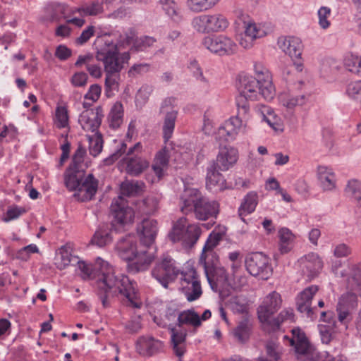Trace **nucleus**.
Here are the masks:
<instances>
[{
    "label": "nucleus",
    "instance_id": "1",
    "mask_svg": "<svg viewBox=\"0 0 361 361\" xmlns=\"http://www.w3.org/2000/svg\"><path fill=\"white\" fill-rule=\"evenodd\" d=\"M76 264L83 279H96L98 295L104 307H110L114 298L118 296L125 299L124 302L128 307H142V301L137 291L136 283L126 276L116 275L114 268L108 262L97 257L93 270L83 262Z\"/></svg>",
    "mask_w": 361,
    "mask_h": 361
},
{
    "label": "nucleus",
    "instance_id": "2",
    "mask_svg": "<svg viewBox=\"0 0 361 361\" xmlns=\"http://www.w3.org/2000/svg\"><path fill=\"white\" fill-rule=\"evenodd\" d=\"M85 147L79 145L73 157L72 164L65 175V183L70 190L76 191L75 196L82 202L91 200L97 192L98 180L92 173L85 175L87 165L84 163Z\"/></svg>",
    "mask_w": 361,
    "mask_h": 361
},
{
    "label": "nucleus",
    "instance_id": "3",
    "mask_svg": "<svg viewBox=\"0 0 361 361\" xmlns=\"http://www.w3.org/2000/svg\"><path fill=\"white\" fill-rule=\"evenodd\" d=\"M115 249L121 258L132 262L130 269L135 272L147 269L154 259L153 253L147 251L140 243L137 245L135 237L131 235L120 239Z\"/></svg>",
    "mask_w": 361,
    "mask_h": 361
},
{
    "label": "nucleus",
    "instance_id": "4",
    "mask_svg": "<svg viewBox=\"0 0 361 361\" xmlns=\"http://www.w3.org/2000/svg\"><path fill=\"white\" fill-rule=\"evenodd\" d=\"M226 228L224 226L215 228L209 234L202 252L200 256V263L202 265L205 275L209 284L214 281V274H224V279H227L225 274V269L219 266V258L214 252V248L217 246L219 242L225 235Z\"/></svg>",
    "mask_w": 361,
    "mask_h": 361
},
{
    "label": "nucleus",
    "instance_id": "5",
    "mask_svg": "<svg viewBox=\"0 0 361 361\" xmlns=\"http://www.w3.org/2000/svg\"><path fill=\"white\" fill-rule=\"evenodd\" d=\"M116 39V42L105 39L97 52V59L103 63L105 73H120L130 59L128 52L119 53L121 48H125L124 42L118 37Z\"/></svg>",
    "mask_w": 361,
    "mask_h": 361
},
{
    "label": "nucleus",
    "instance_id": "6",
    "mask_svg": "<svg viewBox=\"0 0 361 361\" xmlns=\"http://www.w3.org/2000/svg\"><path fill=\"white\" fill-rule=\"evenodd\" d=\"M238 90L240 94L236 98V105L239 114L246 116L250 109L248 100L255 101L262 96L261 84L251 75H240Z\"/></svg>",
    "mask_w": 361,
    "mask_h": 361
},
{
    "label": "nucleus",
    "instance_id": "7",
    "mask_svg": "<svg viewBox=\"0 0 361 361\" xmlns=\"http://www.w3.org/2000/svg\"><path fill=\"white\" fill-rule=\"evenodd\" d=\"M201 229L197 224H189L185 217L178 219L173 224L169 238L173 242H180L185 247H192L198 240Z\"/></svg>",
    "mask_w": 361,
    "mask_h": 361
},
{
    "label": "nucleus",
    "instance_id": "8",
    "mask_svg": "<svg viewBox=\"0 0 361 361\" xmlns=\"http://www.w3.org/2000/svg\"><path fill=\"white\" fill-rule=\"evenodd\" d=\"M249 118L250 113L246 116L240 114L238 108L237 115L226 121L214 133V139L219 145L235 140L240 133H245Z\"/></svg>",
    "mask_w": 361,
    "mask_h": 361
},
{
    "label": "nucleus",
    "instance_id": "9",
    "mask_svg": "<svg viewBox=\"0 0 361 361\" xmlns=\"http://www.w3.org/2000/svg\"><path fill=\"white\" fill-rule=\"evenodd\" d=\"M291 337L284 336L283 338L288 341L290 345L294 346L297 357L302 361H317L319 353L310 343L304 332L299 328H295L291 330Z\"/></svg>",
    "mask_w": 361,
    "mask_h": 361
},
{
    "label": "nucleus",
    "instance_id": "10",
    "mask_svg": "<svg viewBox=\"0 0 361 361\" xmlns=\"http://www.w3.org/2000/svg\"><path fill=\"white\" fill-rule=\"evenodd\" d=\"M191 25L197 32L205 34L226 30L229 26V21L224 15L214 13L195 17Z\"/></svg>",
    "mask_w": 361,
    "mask_h": 361
},
{
    "label": "nucleus",
    "instance_id": "11",
    "mask_svg": "<svg viewBox=\"0 0 361 361\" xmlns=\"http://www.w3.org/2000/svg\"><path fill=\"white\" fill-rule=\"evenodd\" d=\"M203 46L212 53L220 56H228L238 52L237 43L230 37L225 35L208 36L204 38Z\"/></svg>",
    "mask_w": 361,
    "mask_h": 361
},
{
    "label": "nucleus",
    "instance_id": "12",
    "mask_svg": "<svg viewBox=\"0 0 361 361\" xmlns=\"http://www.w3.org/2000/svg\"><path fill=\"white\" fill-rule=\"evenodd\" d=\"M176 99L173 97L164 99L159 107V114L162 115V134L165 142H168L172 137L176 121L178 117V111L175 108Z\"/></svg>",
    "mask_w": 361,
    "mask_h": 361
},
{
    "label": "nucleus",
    "instance_id": "13",
    "mask_svg": "<svg viewBox=\"0 0 361 361\" xmlns=\"http://www.w3.org/2000/svg\"><path fill=\"white\" fill-rule=\"evenodd\" d=\"M179 273L176 262L168 255H164L152 271V276L164 288H167Z\"/></svg>",
    "mask_w": 361,
    "mask_h": 361
},
{
    "label": "nucleus",
    "instance_id": "14",
    "mask_svg": "<svg viewBox=\"0 0 361 361\" xmlns=\"http://www.w3.org/2000/svg\"><path fill=\"white\" fill-rule=\"evenodd\" d=\"M245 264L247 271L253 276L266 280L271 274L269 259L262 252H256L247 255Z\"/></svg>",
    "mask_w": 361,
    "mask_h": 361
},
{
    "label": "nucleus",
    "instance_id": "15",
    "mask_svg": "<svg viewBox=\"0 0 361 361\" xmlns=\"http://www.w3.org/2000/svg\"><path fill=\"white\" fill-rule=\"evenodd\" d=\"M281 77L289 87H296L298 90H302L307 78L302 61H293V63L284 65L281 69Z\"/></svg>",
    "mask_w": 361,
    "mask_h": 361
},
{
    "label": "nucleus",
    "instance_id": "16",
    "mask_svg": "<svg viewBox=\"0 0 361 361\" xmlns=\"http://www.w3.org/2000/svg\"><path fill=\"white\" fill-rule=\"evenodd\" d=\"M180 286L186 299L190 301L197 300L202 294L199 277L194 269L182 273Z\"/></svg>",
    "mask_w": 361,
    "mask_h": 361
},
{
    "label": "nucleus",
    "instance_id": "17",
    "mask_svg": "<svg viewBox=\"0 0 361 361\" xmlns=\"http://www.w3.org/2000/svg\"><path fill=\"white\" fill-rule=\"evenodd\" d=\"M158 231V223L155 219H145L137 226L140 243L149 252L152 249Z\"/></svg>",
    "mask_w": 361,
    "mask_h": 361
},
{
    "label": "nucleus",
    "instance_id": "18",
    "mask_svg": "<svg viewBox=\"0 0 361 361\" xmlns=\"http://www.w3.org/2000/svg\"><path fill=\"white\" fill-rule=\"evenodd\" d=\"M142 150V145L140 142H137L129 149L127 157L123 159L127 173L132 176H138L149 166V162L145 159L137 156Z\"/></svg>",
    "mask_w": 361,
    "mask_h": 361
},
{
    "label": "nucleus",
    "instance_id": "19",
    "mask_svg": "<svg viewBox=\"0 0 361 361\" xmlns=\"http://www.w3.org/2000/svg\"><path fill=\"white\" fill-rule=\"evenodd\" d=\"M255 79L261 84L262 97L267 101L273 99L276 95V90L272 82V77L269 70L262 63L255 62L254 64Z\"/></svg>",
    "mask_w": 361,
    "mask_h": 361
},
{
    "label": "nucleus",
    "instance_id": "20",
    "mask_svg": "<svg viewBox=\"0 0 361 361\" xmlns=\"http://www.w3.org/2000/svg\"><path fill=\"white\" fill-rule=\"evenodd\" d=\"M282 304L281 295L273 291L263 300L257 310L258 317L262 324H269L271 316L277 312Z\"/></svg>",
    "mask_w": 361,
    "mask_h": 361
},
{
    "label": "nucleus",
    "instance_id": "21",
    "mask_svg": "<svg viewBox=\"0 0 361 361\" xmlns=\"http://www.w3.org/2000/svg\"><path fill=\"white\" fill-rule=\"evenodd\" d=\"M300 270L306 280L315 278L323 268V262L314 252H310L300 258L298 261Z\"/></svg>",
    "mask_w": 361,
    "mask_h": 361
},
{
    "label": "nucleus",
    "instance_id": "22",
    "mask_svg": "<svg viewBox=\"0 0 361 361\" xmlns=\"http://www.w3.org/2000/svg\"><path fill=\"white\" fill-rule=\"evenodd\" d=\"M114 38L118 37L124 42V47L131 46L130 49L142 51L152 47L156 42L155 39L149 36L137 37L135 30L130 29L124 35L114 34Z\"/></svg>",
    "mask_w": 361,
    "mask_h": 361
},
{
    "label": "nucleus",
    "instance_id": "23",
    "mask_svg": "<svg viewBox=\"0 0 361 361\" xmlns=\"http://www.w3.org/2000/svg\"><path fill=\"white\" fill-rule=\"evenodd\" d=\"M111 212L115 220L120 224L125 225L133 221L135 212L122 196L114 199L111 204Z\"/></svg>",
    "mask_w": 361,
    "mask_h": 361
},
{
    "label": "nucleus",
    "instance_id": "24",
    "mask_svg": "<svg viewBox=\"0 0 361 361\" xmlns=\"http://www.w3.org/2000/svg\"><path fill=\"white\" fill-rule=\"evenodd\" d=\"M279 48L288 54L292 61L300 60L302 44L300 39L293 36H281L277 41Z\"/></svg>",
    "mask_w": 361,
    "mask_h": 361
},
{
    "label": "nucleus",
    "instance_id": "25",
    "mask_svg": "<svg viewBox=\"0 0 361 361\" xmlns=\"http://www.w3.org/2000/svg\"><path fill=\"white\" fill-rule=\"evenodd\" d=\"M317 291L318 286L312 285L305 288L297 296V309L307 317L313 318L314 308L312 307V300Z\"/></svg>",
    "mask_w": 361,
    "mask_h": 361
},
{
    "label": "nucleus",
    "instance_id": "26",
    "mask_svg": "<svg viewBox=\"0 0 361 361\" xmlns=\"http://www.w3.org/2000/svg\"><path fill=\"white\" fill-rule=\"evenodd\" d=\"M102 117V109L97 107L95 109L82 111L80 115L78 121L84 130L94 133L97 132V130L101 124Z\"/></svg>",
    "mask_w": 361,
    "mask_h": 361
},
{
    "label": "nucleus",
    "instance_id": "27",
    "mask_svg": "<svg viewBox=\"0 0 361 361\" xmlns=\"http://www.w3.org/2000/svg\"><path fill=\"white\" fill-rule=\"evenodd\" d=\"M232 277L227 275L225 271V274L227 279H224V274L215 273L214 276V281L210 284L213 290H216V287L214 288L215 281L217 283H227L229 285L233 284L235 288H240L245 286L247 283V278L243 274V271L239 264H231Z\"/></svg>",
    "mask_w": 361,
    "mask_h": 361
},
{
    "label": "nucleus",
    "instance_id": "28",
    "mask_svg": "<svg viewBox=\"0 0 361 361\" xmlns=\"http://www.w3.org/2000/svg\"><path fill=\"white\" fill-rule=\"evenodd\" d=\"M204 198L201 192L192 187H186L180 195V209L183 213L192 212L197 204Z\"/></svg>",
    "mask_w": 361,
    "mask_h": 361
},
{
    "label": "nucleus",
    "instance_id": "29",
    "mask_svg": "<svg viewBox=\"0 0 361 361\" xmlns=\"http://www.w3.org/2000/svg\"><path fill=\"white\" fill-rule=\"evenodd\" d=\"M164 343L151 336H142L136 343V350L142 356L151 357L162 351Z\"/></svg>",
    "mask_w": 361,
    "mask_h": 361
},
{
    "label": "nucleus",
    "instance_id": "30",
    "mask_svg": "<svg viewBox=\"0 0 361 361\" xmlns=\"http://www.w3.org/2000/svg\"><path fill=\"white\" fill-rule=\"evenodd\" d=\"M196 219L205 221L211 217H216L219 212V204L216 200L205 197L197 204L193 210Z\"/></svg>",
    "mask_w": 361,
    "mask_h": 361
},
{
    "label": "nucleus",
    "instance_id": "31",
    "mask_svg": "<svg viewBox=\"0 0 361 361\" xmlns=\"http://www.w3.org/2000/svg\"><path fill=\"white\" fill-rule=\"evenodd\" d=\"M288 92H283L279 94V100L281 105L288 109H293L296 106L305 104L309 96L306 94H295L293 91L298 90L296 87H289Z\"/></svg>",
    "mask_w": 361,
    "mask_h": 361
},
{
    "label": "nucleus",
    "instance_id": "32",
    "mask_svg": "<svg viewBox=\"0 0 361 361\" xmlns=\"http://www.w3.org/2000/svg\"><path fill=\"white\" fill-rule=\"evenodd\" d=\"M238 152L233 147H224L219 150L216 157V167L221 171H227L238 161Z\"/></svg>",
    "mask_w": 361,
    "mask_h": 361
},
{
    "label": "nucleus",
    "instance_id": "33",
    "mask_svg": "<svg viewBox=\"0 0 361 361\" xmlns=\"http://www.w3.org/2000/svg\"><path fill=\"white\" fill-rule=\"evenodd\" d=\"M317 176L319 185L324 191H332L336 188V175L331 168L326 166H319Z\"/></svg>",
    "mask_w": 361,
    "mask_h": 361
},
{
    "label": "nucleus",
    "instance_id": "34",
    "mask_svg": "<svg viewBox=\"0 0 361 361\" xmlns=\"http://www.w3.org/2000/svg\"><path fill=\"white\" fill-rule=\"evenodd\" d=\"M206 186L208 190L217 192L226 188V180L220 173L215 164L207 169Z\"/></svg>",
    "mask_w": 361,
    "mask_h": 361
},
{
    "label": "nucleus",
    "instance_id": "35",
    "mask_svg": "<svg viewBox=\"0 0 361 361\" xmlns=\"http://www.w3.org/2000/svg\"><path fill=\"white\" fill-rule=\"evenodd\" d=\"M169 150L166 146L157 152L152 166V169L158 180L164 175L169 166Z\"/></svg>",
    "mask_w": 361,
    "mask_h": 361
},
{
    "label": "nucleus",
    "instance_id": "36",
    "mask_svg": "<svg viewBox=\"0 0 361 361\" xmlns=\"http://www.w3.org/2000/svg\"><path fill=\"white\" fill-rule=\"evenodd\" d=\"M171 334L173 351L178 357H181L185 350V341L187 335L186 331L178 326V327L171 329Z\"/></svg>",
    "mask_w": 361,
    "mask_h": 361
},
{
    "label": "nucleus",
    "instance_id": "37",
    "mask_svg": "<svg viewBox=\"0 0 361 361\" xmlns=\"http://www.w3.org/2000/svg\"><path fill=\"white\" fill-rule=\"evenodd\" d=\"M78 262L79 259L72 255L70 246L65 245L59 249L56 257V264L59 269H63L70 264L73 265Z\"/></svg>",
    "mask_w": 361,
    "mask_h": 361
},
{
    "label": "nucleus",
    "instance_id": "38",
    "mask_svg": "<svg viewBox=\"0 0 361 361\" xmlns=\"http://www.w3.org/2000/svg\"><path fill=\"white\" fill-rule=\"evenodd\" d=\"M258 203V195L255 192H248L243 200L238 209V214L244 221L243 216L252 213Z\"/></svg>",
    "mask_w": 361,
    "mask_h": 361
},
{
    "label": "nucleus",
    "instance_id": "39",
    "mask_svg": "<svg viewBox=\"0 0 361 361\" xmlns=\"http://www.w3.org/2000/svg\"><path fill=\"white\" fill-rule=\"evenodd\" d=\"M243 30L255 41L265 37L270 32L269 27L266 24L255 22L245 23Z\"/></svg>",
    "mask_w": 361,
    "mask_h": 361
},
{
    "label": "nucleus",
    "instance_id": "40",
    "mask_svg": "<svg viewBox=\"0 0 361 361\" xmlns=\"http://www.w3.org/2000/svg\"><path fill=\"white\" fill-rule=\"evenodd\" d=\"M227 307L234 313L245 314L247 312L249 302L243 295H232L226 301Z\"/></svg>",
    "mask_w": 361,
    "mask_h": 361
},
{
    "label": "nucleus",
    "instance_id": "41",
    "mask_svg": "<svg viewBox=\"0 0 361 361\" xmlns=\"http://www.w3.org/2000/svg\"><path fill=\"white\" fill-rule=\"evenodd\" d=\"M159 4L172 20L178 23L182 20L181 10L174 0H159Z\"/></svg>",
    "mask_w": 361,
    "mask_h": 361
},
{
    "label": "nucleus",
    "instance_id": "42",
    "mask_svg": "<svg viewBox=\"0 0 361 361\" xmlns=\"http://www.w3.org/2000/svg\"><path fill=\"white\" fill-rule=\"evenodd\" d=\"M355 264H346L341 260H336L331 266V271L336 277L346 278L347 288L351 290L350 279L351 278V267Z\"/></svg>",
    "mask_w": 361,
    "mask_h": 361
},
{
    "label": "nucleus",
    "instance_id": "43",
    "mask_svg": "<svg viewBox=\"0 0 361 361\" xmlns=\"http://www.w3.org/2000/svg\"><path fill=\"white\" fill-rule=\"evenodd\" d=\"M48 10L51 11V20H59L61 17L68 18L75 13V8H70L66 5L59 3H51Z\"/></svg>",
    "mask_w": 361,
    "mask_h": 361
},
{
    "label": "nucleus",
    "instance_id": "44",
    "mask_svg": "<svg viewBox=\"0 0 361 361\" xmlns=\"http://www.w3.org/2000/svg\"><path fill=\"white\" fill-rule=\"evenodd\" d=\"M343 65L350 72L361 76V56L353 52H347L343 57Z\"/></svg>",
    "mask_w": 361,
    "mask_h": 361
},
{
    "label": "nucleus",
    "instance_id": "45",
    "mask_svg": "<svg viewBox=\"0 0 361 361\" xmlns=\"http://www.w3.org/2000/svg\"><path fill=\"white\" fill-rule=\"evenodd\" d=\"M318 329L322 343L329 344L336 338L338 328L336 322L329 324H320Z\"/></svg>",
    "mask_w": 361,
    "mask_h": 361
},
{
    "label": "nucleus",
    "instance_id": "46",
    "mask_svg": "<svg viewBox=\"0 0 361 361\" xmlns=\"http://www.w3.org/2000/svg\"><path fill=\"white\" fill-rule=\"evenodd\" d=\"M183 324H189L195 328L201 325V320L199 314L193 310H185L178 313V326L181 327Z\"/></svg>",
    "mask_w": 361,
    "mask_h": 361
},
{
    "label": "nucleus",
    "instance_id": "47",
    "mask_svg": "<svg viewBox=\"0 0 361 361\" xmlns=\"http://www.w3.org/2000/svg\"><path fill=\"white\" fill-rule=\"evenodd\" d=\"M221 0H187L188 8L194 13H201L212 9Z\"/></svg>",
    "mask_w": 361,
    "mask_h": 361
},
{
    "label": "nucleus",
    "instance_id": "48",
    "mask_svg": "<svg viewBox=\"0 0 361 361\" xmlns=\"http://www.w3.org/2000/svg\"><path fill=\"white\" fill-rule=\"evenodd\" d=\"M145 184L142 181L126 180L121 185V194L125 196H133L143 191Z\"/></svg>",
    "mask_w": 361,
    "mask_h": 361
},
{
    "label": "nucleus",
    "instance_id": "49",
    "mask_svg": "<svg viewBox=\"0 0 361 361\" xmlns=\"http://www.w3.org/2000/svg\"><path fill=\"white\" fill-rule=\"evenodd\" d=\"M105 93L108 97L119 90L120 73H105Z\"/></svg>",
    "mask_w": 361,
    "mask_h": 361
},
{
    "label": "nucleus",
    "instance_id": "50",
    "mask_svg": "<svg viewBox=\"0 0 361 361\" xmlns=\"http://www.w3.org/2000/svg\"><path fill=\"white\" fill-rule=\"evenodd\" d=\"M345 191L347 195L353 200L361 212V182L356 179L350 180Z\"/></svg>",
    "mask_w": 361,
    "mask_h": 361
},
{
    "label": "nucleus",
    "instance_id": "51",
    "mask_svg": "<svg viewBox=\"0 0 361 361\" xmlns=\"http://www.w3.org/2000/svg\"><path fill=\"white\" fill-rule=\"evenodd\" d=\"M279 250L282 254L288 253L292 247L295 236L287 228H282L279 231Z\"/></svg>",
    "mask_w": 361,
    "mask_h": 361
},
{
    "label": "nucleus",
    "instance_id": "52",
    "mask_svg": "<svg viewBox=\"0 0 361 361\" xmlns=\"http://www.w3.org/2000/svg\"><path fill=\"white\" fill-rule=\"evenodd\" d=\"M112 241L111 231L107 228H100L94 234L91 243L99 247H103Z\"/></svg>",
    "mask_w": 361,
    "mask_h": 361
},
{
    "label": "nucleus",
    "instance_id": "53",
    "mask_svg": "<svg viewBox=\"0 0 361 361\" xmlns=\"http://www.w3.org/2000/svg\"><path fill=\"white\" fill-rule=\"evenodd\" d=\"M123 108L120 102H116L112 106L109 114L108 120L109 126L112 128H118L123 123Z\"/></svg>",
    "mask_w": 361,
    "mask_h": 361
},
{
    "label": "nucleus",
    "instance_id": "54",
    "mask_svg": "<svg viewBox=\"0 0 361 361\" xmlns=\"http://www.w3.org/2000/svg\"><path fill=\"white\" fill-rule=\"evenodd\" d=\"M89 142V152L93 157H97L102 150L103 139L102 134L96 132L92 135H87Z\"/></svg>",
    "mask_w": 361,
    "mask_h": 361
},
{
    "label": "nucleus",
    "instance_id": "55",
    "mask_svg": "<svg viewBox=\"0 0 361 361\" xmlns=\"http://www.w3.org/2000/svg\"><path fill=\"white\" fill-rule=\"evenodd\" d=\"M293 317L292 310H284L281 311L278 317L274 320L269 319V324H263L264 328H267L269 331H275L280 326L281 323L283 321L290 319L292 320Z\"/></svg>",
    "mask_w": 361,
    "mask_h": 361
},
{
    "label": "nucleus",
    "instance_id": "56",
    "mask_svg": "<svg viewBox=\"0 0 361 361\" xmlns=\"http://www.w3.org/2000/svg\"><path fill=\"white\" fill-rule=\"evenodd\" d=\"M355 292H347L343 294L339 298L337 306L348 309L350 310H353L357 305V296L355 290Z\"/></svg>",
    "mask_w": 361,
    "mask_h": 361
},
{
    "label": "nucleus",
    "instance_id": "57",
    "mask_svg": "<svg viewBox=\"0 0 361 361\" xmlns=\"http://www.w3.org/2000/svg\"><path fill=\"white\" fill-rule=\"evenodd\" d=\"M251 326L249 319L244 318L235 328L234 331L235 336L241 341L247 340L249 337Z\"/></svg>",
    "mask_w": 361,
    "mask_h": 361
},
{
    "label": "nucleus",
    "instance_id": "58",
    "mask_svg": "<svg viewBox=\"0 0 361 361\" xmlns=\"http://www.w3.org/2000/svg\"><path fill=\"white\" fill-rule=\"evenodd\" d=\"M153 87L149 85H143L137 91L135 95V104L137 106L142 107L148 101Z\"/></svg>",
    "mask_w": 361,
    "mask_h": 361
},
{
    "label": "nucleus",
    "instance_id": "59",
    "mask_svg": "<svg viewBox=\"0 0 361 361\" xmlns=\"http://www.w3.org/2000/svg\"><path fill=\"white\" fill-rule=\"evenodd\" d=\"M338 68V66L334 59H324L322 61L320 67L321 75L324 78H329L332 76L336 73Z\"/></svg>",
    "mask_w": 361,
    "mask_h": 361
},
{
    "label": "nucleus",
    "instance_id": "60",
    "mask_svg": "<svg viewBox=\"0 0 361 361\" xmlns=\"http://www.w3.org/2000/svg\"><path fill=\"white\" fill-rule=\"evenodd\" d=\"M331 15V9L328 6H322L317 11L318 24L323 30H326L331 26L329 18Z\"/></svg>",
    "mask_w": 361,
    "mask_h": 361
},
{
    "label": "nucleus",
    "instance_id": "61",
    "mask_svg": "<svg viewBox=\"0 0 361 361\" xmlns=\"http://www.w3.org/2000/svg\"><path fill=\"white\" fill-rule=\"evenodd\" d=\"M75 13L78 12L81 16H96L103 11L102 6L98 2H92L82 7L75 8Z\"/></svg>",
    "mask_w": 361,
    "mask_h": 361
},
{
    "label": "nucleus",
    "instance_id": "62",
    "mask_svg": "<svg viewBox=\"0 0 361 361\" xmlns=\"http://www.w3.org/2000/svg\"><path fill=\"white\" fill-rule=\"evenodd\" d=\"M351 290H361V266L354 264L351 267V278L350 279Z\"/></svg>",
    "mask_w": 361,
    "mask_h": 361
},
{
    "label": "nucleus",
    "instance_id": "63",
    "mask_svg": "<svg viewBox=\"0 0 361 361\" xmlns=\"http://www.w3.org/2000/svg\"><path fill=\"white\" fill-rule=\"evenodd\" d=\"M54 123L59 128H66L68 125V110L65 106H58L56 109Z\"/></svg>",
    "mask_w": 361,
    "mask_h": 361
},
{
    "label": "nucleus",
    "instance_id": "64",
    "mask_svg": "<svg viewBox=\"0 0 361 361\" xmlns=\"http://www.w3.org/2000/svg\"><path fill=\"white\" fill-rule=\"evenodd\" d=\"M282 347L274 341H269L266 344L267 355L274 361H278L282 354Z\"/></svg>",
    "mask_w": 361,
    "mask_h": 361
}]
</instances>
